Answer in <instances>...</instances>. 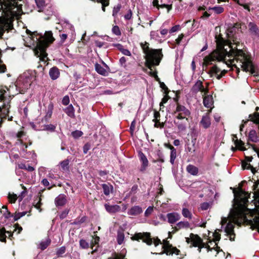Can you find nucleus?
<instances>
[{
  "instance_id": "obj_19",
  "label": "nucleus",
  "mask_w": 259,
  "mask_h": 259,
  "mask_svg": "<svg viewBox=\"0 0 259 259\" xmlns=\"http://www.w3.org/2000/svg\"><path fill=\"white\" fill-rule=\"evenodd\" d=\"M139 157L140 161L142 163L141 166V169L142 170H145L148 165V160L145 154L141 151L139 152Z\"/></svg>"
},
{
  "instance_id": "obj_16",
  "label": "nucleus",
  "mask_w": 259,
  "mask_h": 259,
  "mask_svg": "<svg viewBox=\"0 0 259 259\" xmlns=\"http://www.w3.org/2000/svg\"><path fill=\"white\" fill-rule=\"evenodd\" d=\"M178 121H175L178 130L180 132H184L186 130L187 124L188 122V118L179 119Z\"/></svg>"
},
{
  "instance_id": "obj_42",
  "label": "nucleus",
  "mask_w": 259,
  "mask_h": 259,
  "mask_svg": "<svg viewBox=\"0 0 259 259\" xmlns=\"http://www.w3.org/2000/svg\"><path fill=\"white\" fill-rule=\"evenodd\" d=\"M154 117V118L153 119V121L155 122L154 127H158L157 122L159 120L158 118L160 117V113L158 111H155Z\"/></svg>"
},
{
  "instance_id": "obj_62",
  "label": "nucleus",
  "mask_w": 259,
  "mask_h": 259,
  "mask_svg": "<svg viewBox=\"0 0 259 259\" xmlns=\"http://www.w3.org/2000/svg\"><path fill=\"white\" fill-rule=\"evenodd\" d=\"M132 16V12L131 10H129L126 14L124 15V18L126 20H130L131 19Z\"/></svg>"
},
{
  "instance_id": "obj_26",
  "label": "nucleus",
  "mask_w": 259,
  "mask_h": 259,
  "mask_svg": "<svg viewBox=\"0 0 259 259\" xmlns=\"http://www.w3.org/2000/svg\"><path fill=\"white\" fill-rule=\"evenodd\" d=\"M248 27L251 34L256 36L259 35V29L255 24L253 22H250L248 24Z\"/></svg>"
},
{
  "instance_id": "obj_23",
  "label": "nucleus",
  "mask_w": 259,
  "mask_h": 259,
  "mask_svg": "<svg viewBox=\"0 0 259 259\" xmlns=\"http://www.w3.org/2000/svg\"><path fill=\"white\" fill-rule=\"evenodd\" d=\"M49 75L53 80L58 78L60 75L59 70L56 67H54L50 69Z\"/></svg>"
},
{
  "instance_id": "obj_59",
  "label": "nucleus",
  "mask_w": 259,
  "mask_h": 259,
  "mask_svg": "<svg viewBox=\"0 0 259 259\" xmlns=\"http://www.w3.org/2000/svg\"><path fill=\"white\" fill-rule=\"evenodd\" d=\"M154 65H152L151 67L148 68V69L150 70L149 71V74L152 76H154V77H155V76H157V72L155 71H154L152 69V67L154 66Z\"/></svg>"
},
{
  "instance_id": "obj_31",
  "label": "nucleus",
  "mask_w": 259,
  "mask_h": 259,
  "mask_svg": "<svg viewBox=\"0 0 259 259\" xmlns=\"http://www.w3.org/2000/svg\"><path fill=\"white\" fill-rule=\"evenodd\" d=\"M65 113L70 117H74V109L73 106L70 104L67 108L64 109Z\"/></svg>"
},
{
  "instance_id": "obj_60",
  "label": "nucleus",
  "mask_w": 259,
  "mask_h": 259,
  "mask_svg": "<svg viewBox=\"0 0 259 259\" xmlns=\"http://www.w3.org/2000/svg\"><path fill=\"white\" fill-rule=\"evenodd\" d=\"M2 61L0 59V73H4L6 70V66L4 64H1Z\"/></svg>"
},
{
  "instance_id": "obj_38",
  "label": "nucleus",
  "mask_w": 259,
  "mask_h": 259,
  "mask_svg": "<svg viewBox=\"0 0 259 259\" xmlns=\"http://www.w3.org/2000/svg\"><path fill=\"white\" fill-rule=\"evenodd\" d=\"M36 6L38 9V11L41 12L43 11L45 7V2L44 0H35Z\"/></svg>"
},
{
  "instance_id": "obj_53",
  "label": "nucleus",
  "mask_w": 259,
  "mask_h": 259,
  "mask_svg": "<svg viewBox=\"0 0 259 259\" xmlns=\"http://www.w3.org/2000/svg\"><path fill=\"white\" fill-rule=\"evenodd\" d=\"M153 211V206H149L145 212V215L146 217H148L149 215H150L152 213Z\"/></svg>"
},
{
  "instance_id": "obj_2",
  "label": "nucleus",
  "mask_w": 259,
  "mask_h": 259,
  "mask_svg": "<svg viewBox=\"0 0 259 259\" xmlns=\"http://www.w3.org/2000/svg\"><path fill=\"white\" fill-rule=\"evenodd\" d=\"M22 0H0V9L4 13L0 18V38L5 31L13 29V21L19 19L23 14Z\"/></svg>"
},
{
  "instance_id": "obj_9",
  "label": "nucleus",
  "mask_w": 259,
  "mask_h": 259,
  "mask_svg": "<svg viewBox=\"0 0 259 259\" xmlns=\"http://www.w3.org/2000/svg\"><path fill=\"white\" fill-rule=\"evenodd\" d=\"M228 72L227 70L221 69L217 65H215L212 66L209 71L208 74L210 77L215 76L218 79H220Z\"/></svg>"
},
{
  "instance_id": "obj_63",
  "label": "nucleus",
  "mask_w": 259,
  "mask_h": 259,
  "mask_svg": "<svg viewBox=\"0 0 259 259\" xmlns=\"http://www.w3.org/2000/svg\"><path fill=\"white\" fill-rule=\"evenodd\" d=\"M95 44L97 47L100 48L104 46V45L105 44V42H102V41H100L97 40H95Z\"/></svg>"
},
{
  "instance_id": "obj_58",
  "label": "nucleus",
  "mask_w": 259,
  "mask_h": 259,
  "mask_svg": "<svg viewBox=\"0 0 259 259\" xmlns=\"http://www.w3.org/2000/svg\"><path fill=\"white\" fill-rule=\"evenodd\" d=\"M184 35L183 34H181L180 35H179L178 37L176 39L175 41L177 45H179L180 44L182 39L184 38Z\"/></svg>"
},
{
  "instance_id": "obj_20",
  "label": "nucleus",
  "mask_w": 259,
  "mask_h": 259,
  "mask_svg": "<svg viewBox=\"0 0 259 259\" xmlns=\"http://www.w3.org/2000/svg\"><path fill=\"white\" fill-rule=\"evenodd\" d=\"M203 103L204 106L208 108H211L213 104V100L212 95H206L203 97Z\"/></svg>"
},
{
  "instance_id": "obj_46",
  "label": "nucleus",
  "mask_w": 259,
  "mask_h": 259,
  "mask_svg": "<svg viewBox=\"0 0 259 259\" xmlns=\"http://www.w3.org/2000/svg\"><path fill=\"white\" fill-rule=\"evenodd\" d=\"M8 198H9L10 202L11 203H15L16 200H17V195H16L15 194H9V196H8Z\"/></svg>"
},
{
  "instance_id": "obj_48",
  "label": "nucleus",
  "mask_w": 259,
  "mask_h": 259,
  "mask_svg": "<svg viewBox=\"0 0 259 259\" xmlns=\"http://www.w3.org/2000/svg\"><path fill=\"white\" fill-rule=\"evenodd\" d=\"M112 31L114 34H115L116 35L119 36L121 35V32L118 26L116 25L113 26L112 29Z\"/></svg>"
},
{
  "instance_id": "obj_33",
  "label": "nucleus",
  "mask_w": 259,
  "mask_h": 259,
  "mask_svg": "<svg viewBox=\"0 0 259 259\" xmlns=\"http://www.w3.org/2000/svg\"><path fill=\"white\" fill-rule=\"evenodd\" d=\"M51 240L49 238L46 239L45 241L40 242L39 244V248L42 250H45L50 244Z\"/></svg>"
},
{
  "instance_id": "obj_61",
  "label": "nucleus",
  "mask_w": 259,
  "mask_h": 259,
  "mask_svg": "<svg viewBox=\"0 0 259 259\" xmlns=\"http://www.w3.org/2000/svg\"><path fill=\"white\" fill-rule=\"evenodd\" d=\"M18 144H19L21 145L22 147L21 149L23 151H25V149L27 148V145H26L25 144H24L22 140H19L18 142H17Z\"/></svg>"
},
{
  "instance_id": "obj_6",
  "label": "nucleus",
  "mask_w": 259,
  "mask_h": 259,
  "mask_svg": "<svg viewBox=\"0 0 259 259\" xmlns=\"http://www.w3.org/2000/svg\"><path fill=\"white\" fill-rule=\"evenodd\" d=\"M32 83L31 77L29 75L25 74L20 76L16 82L15 85L10 87L9 89L5 88V89H0V100L3 101L4 100L5 97V94L7 91H9V94L11 93V90L15 88L18 89L19 93L23 94L26 90H27Z\"/></svg>"
},
{
  "instance_id": "obj_36",
  "label": "nucleus",
  "mask_w": 259,
  "mask_h": 259,
  "mask_svg": "<svg viewBox=\"0 0 259 259\" xmlns=\"http://www.w3.org/2000/svg\"><path fill=\"white\" fill-rule=\"evenodd\" d=\"M208 10H213L215 14H220L224 12V9L221 6H215L214 7H209Z\"/></svg>"
},
{
  "instance_id": "obj_27",
  "label": "nucleus",
  "mask_w": 259,
  "mask_h": 259,
  "mask_svg": "<svg viewBox=\"0 0 259 259\" xmlns=\"http://www.w3.org/2000/svg\"><path fill=\"white\" fill-rule=\"evenodd\" d=\"M54 106L52 103H50L48 106V111L46 115L42 119V121L45 120L46 122L48 121L51 117Z\"/></svg>"
},
{
  "instance_id": "obj_49",
  "label": "nucleus",
  "mask_w": 259,
  "mask_h": 259,
  "mask_svg": "<svg viewBox=\"0 0 259 259\" xmlns=\"http://www.w3.org/2000/svg\"><path fill=\"white\" fill-rule=\"evenodd\" d=\"M2 208L5 210V211L4 212V215L6 218H9L13 216L11 215V212L8 211L6 206H3Z\"/></svg>"
},
{
  "instance_id": "obj_40",
  "label": "nucleus",
  "mask_w": 259,
  "mask_h": 259,
  "mask_svg": "<svg viewBox=\"0 0 259 259\" xmlns=\"http://www.w3.org/2000/svg\"><path fill=\"white\" fill-rule=\"evenodd\" d=\"M242 166L244 169H250L251 170V172L254 174L257 171L256 168L253 167L249 163H243Z\"/></svg>"
},
{
  "instance_id": "obj_35",
  "label": "nucleus",
  "mask_w": 259,
  "mask_h": 259,
  "mask_svg": "<svg viewBox=\"0 0 259 259\" xmlns=\"http://www.w3.org/2000/svg\"><path fill=\"white\" fill-rule=\"evenodd\" d=\"M182 215L184 217L188 218L189 220L192 219V214L191 211L187 208H183L182 211Z\"/></svg>"
},
{
  "instance_id": "obj_55",
  "label": "nucleus",
  "mask_w": 259,
  "mask_h": 259,
  "mask_svg": "<svg viewBox=\"0 0 259 259\" xmlns=\"http://www.w3.org/2000/svg\"><path fill=\"white\" fill-rule=\"evenodd\" d=\"M66 248L64 246H62L60 248L58 249V250L57 251V254L58 255H61L62 254H64L65 252Z\"/></svg>"
},
{
  "instance_id": "obj_41",
  "label": "nucleus",
  "mask_w": 259,
  "mask_h": 259,
  "mask_svg": "<svg viewBox=\"0 0 259 259\" xmlns=\"http://www.w3.org/2000/svg\"><path fill=\"white\" fill-rule=\"evenodd\" d=\"M124 239V235L123 232H118L117 236V241L119 244H121Z\"/></svg>"
},
{
  "instance_id": "obj_21",
  "label": "nucleus",
  "mask_w": 259,
  "mask_h": 259,
  "mask_svg": "<svg viewBox=\"0 0 259 259\" xmlns=\"http://www.w3.org/2000/svg\"><path fill=\"white\" fill-rule=\"evenodd\" d=\"M143 211L142 208L139 206H134L128 209L127 213L131 215H137Z\"/></svg>"
},
{
  "instance_id": "obj_1",
  "label": "nucleus",
  "mask_w": 259,
  "mask_h": 259,
  "mask_svg": "<svg viewBox=\"0 0 259 259\" xmlns=\"http://www.w3.org/2000/svg\"><path fill=\"white\" fill-rule=\"evenodd\" d=\"M229 51L224 46H218L217 50L213 52L212 56L205 57L204 62L206 65L209 64L214 58L219 61H223L229 66L232 65L237 69L241 68L243 71L254 73L253 65L251 61L245 55L241 50L234 49L232 46H229Z\"/></svg>"
},
{
  "instance_id": "obj_29",
  "label": "nucleus",
  "mask_w": 259,
  "mask_h": 259,
  "mask_svg": "<svg viewBox=\"0 0 259 259\" xmlns=\"http://www.w3.org/2000/svg\"><path fill=\"white\" fill-rule=\"evenodd\" d=\"M248 138L249 140L253 142H257L259 141L257 133L254 130H251L249 132Z\"/></svg>"
},
{
  "instance_id": "obj_39",
  "label": "nucleus",
  "mask_w": 259,
  "mask_h": 259,
  "mask_svg": "<svg viewBox=\"0 0 259 259\" xmlns=\"http://www.w3.org/2000/svg\"><path fill=\"white\" fill-rule=\"evenodd\" d=\"M79 246L82 249H88L90 247V244L84 239H80L79 240Z\"/></svg>"
},
{
  "instance_id": "obj_51",
  "label": "nucleus",
  "mask_w": 259,
  "mask_h": 259,
  "mask_svg": "<svg viewBox=\"0 0 259 259\" xmlns=\"http://www.w3.org/2000/svg\"><path fill=\"white\" fill-rule=\"evenodd\" d=\"M26 214L25 212H19L17 213H16L14 216V221H17L18 219L21 218V217L24 216Z\"/></svg>"
},
{
  "instance_id": "obj_52",
  "label": "nucleus",
  "mask_w": 259,
  "mask_h": 259,
  "mask_svg": "<svg viewBox=\"0 0 259 259\" xmlns=\"http://www.w3.org/2000/svg\"><path fill=\"white\" fill-rule=\"evenodd\" d=\"M210 206V205L209 203L203 202L201 204L200 208L203 210H206L209 208Z\"/></svg>"
},
{
  "instance_id": "obj_32",
  "label": "nucleus",
  "mask_w": 259,
  "mask_h": 259,
  "mask_svg": "<svg viewBox=\"0 0 259 259\" xmlns=\"http://www.w3.org/2000/svg\"><path fill=\"white\" fill-rule=\"evenodd\" d=\"M187 170L189 173L194 176L197 175L198 172L197 167L191 164L187 166Z\"/></svg>"
},
{
  "instance_id": "obj_47",
  "label": "nucleus",
  "mask_w": 259,
  "mask_h": 259,
  "mask_svg": "<svg viewBox=\"0 0 259 259\" xmlns=\"http://www.w3.org/2000/svg\"><path fill=\"white\" fill-rule=\"evenodd\" d=\"M150 37L151 38L157 40H159V34L157 31H152L150 32Z\"/></svg>"
},
{
  "instance_id": "obj_30",
  "label": "nucleus",
  "mask_w": 259,
  "mask_h": 259,
  "mask_svg": "<svg viewBox=\"0 0 259 259\" xmlns=\"http://www.w3.org/2000/svg\"><path fill=\"white\" fill-rule=\"evenodd\" d=\"M169 149H170V162L172 164H174V162L177 156V151L176 149L171 145H169Z\"/></svg>"
},
{
  "instance_id": "obj_44",
  "label": "nucleus",
  "mask_w": 259,
  "mask_h": 259,
  "mask_svg": "<svg viewBox=\"0 0 259 259\" xmlns=\"http://www.w3.org/2000/svg\"><path fill=\"white\" fill-rule=\"evenodd\" d=\"M82 135L83 133L81 131L78 130H76L71 133V135L74 139H77L80 137Z\"/></svg>"
},
{
  "instance_id": "obj_57",
  "label": "nucleus",
  "mask_w": 259,
  "mask_h": 259,
  "mask_svg": "<svg viewBox=\"0 0 259 259\" xmlns=\"http://www.w3.org/2000/svg\"><path fill=\"white\" fill-rule=\"evenodd\" d=\"M159 8H166L167 10V12H169V11L171 10L172 6H171V5L162 4V5H159Z\"/></svg>"
},
{
  "instance_id": "obj_15",
  "label": "nucleus",
  "mask_w": 259,
  "mask_h": 259,
  "mask_svg": "<svg viewBox=\"0 0 259 259\" xmlns=\"http://www.w3.org/2000/svg\"><path fill=\"white\" fill-rule=\"evenodd\" d=\"M200 125L205 129L210 127L211 120L210 116H209V113H206L205 115L202 116V119L200 121Z\"/></svg>"
},
{
  "instance_id": "obj_22",
  "label": "nucleus",
  "mask_w": 259,
  "mask_h": 259,
  "mask_svg": "<svg viewBox=\"0 0 259 259\" xmlns=\"http://www.w3.org/2000/svg\"><path fill=\"white\" fill-rule=\"evenodd\" d=\"M10 107V105L9 104V102H7V103L4 104L2 108L0 107V113L1 112L0 115L2 116L3 117L6 118L9 113Z\"/></svg>"
},
{
  "instance_id": "obj_5",
  "label": "nucleus",
  "mask_w": 259,
  "mask_h": 259,
  "mask_svg": "<svg viewBox=\"0 0 259 259\" xmlns=\"http://www.w3.org/2000/svg\"><path fill=\"white\" fill-rule=\"evenodd\" d=\"M141 46L145 54L146 66L150 68L152 65H158L163 57L162 49H150L146 42L141 43Z\"/></svg>"
},
{
  "instance_id": "obj_45",
  "label": "nucleus",
  "mask_w": 259,
  "mask_h": 259,
  "mask_svg": "<svg viewBox=\"0 0 259 259\" xmlns=\"http://www.w3.org/2000/svg\"><path fill=\"white\" fill-rule=\"evenodd\" d=\"M56 128V126L53 124H47L44 126V130L54 132Z\"/></svg>"
},
{
  "instance_id": "obj_28",
  "label": "nucleus",
  "mask_w": 259,
  "mask_h": 259,
  "mask_svg": "<svg viewBox=\"0 0 259 259\" xmlns=\"http://www.w3.org/2000/svg\"><path fill=\"white\" fill-rule=\"evenodd\" d=\"M102 187L103 190L104 194L108 196L110 193L113 192V187L112 185L108 184H103Z\"/></svg>"
},
{
  "instance_id": "obj_11",
  "label": "nucleus",
  "mask_w": 259,
  "mask_h": 259,
  "mask_svg": "<svg viewBox=\"0 0 259 259\" xmlns=\"http://www.w3.org/2000/svg\"><path fill=\"white\" fill-rule=\"evenodd\" d=\"M178 112L177 118L178 119H182L184 118H188L187 117L190 115V111L187 109L185 106L182 105H178L176 108V113Z\"/></svg>"
},
{
  "instance_id": "obj_34",
  "label": "nucleus",
  "mask_w": 259,
  "mask_h": 259,
  "mask_svg": "<svg viewBox=\"0 0 259 259\" xmlns=\"http://www.w3.org/2000/svg\"><path fill=\"white\" fill-rule=\"evenodd\" d=\"M69 161L68 159H65L60 162V166L61 169L63 171H67L69 170Z\"/></svg>"
},
{
  "instance_id": "obj_8",
  "label": "nucleus",
  "mask_w": 259,
  "mask_h": 259,
  "mask_svg": "<svg viewBox=\"0 0 259 259\" xmlns=\"http://www.w3.org/2000/svg\"><path fill=\"white\" fill-rule=\"evenodd\" d=\"M131 239L133 240L137 241L141 239L144 242H145L148 245H151L152 243H153L154 245L157 246L161 243L160 240L158 238L154 239V240L153 241L152 239L151 238L150 234L147 232L136 233L133 237H132Z\"/></svg>"
},
{
  "instance_id": "obj_12",
  "label": "nucleus",
  "mask_w": 259,
  "mask_h": 259,
  "mask_svg": "<svg viewBox=\"0 0 259 259\" xmlns=\"http://www.w3.org/2000/svg\"><path fill=\"white\" fill-rule=\"evenodd\" d=\"M199 91L204 93L205 95L208 93V89L204 88L202 82L199 80L192 87L191 92L192 94H195Z\"/></svg>"
},
{
  "instance_id": "obj_4",
  "label": "nucleus",
  "mask_w": 259,
  "mask_h": 259,
  "mask_svg": "<svg viewBox=\"0 0 259 259\" xmlns=\"http://www.w3.org/2000/svg\"><path fill=\"white\" fill-rule=\"evenodd\" d=\"M242 214L235 211H231L228 218L223 217L221 221V229H218L219 231H222L224 228V232L227 235L229 236L230 240L234 241L235 239V233L234 231V225H239L238 218L241 216Z\"/></svg>"
},
{
  "instance_id": "obj_24",
  "label": "nucleus",
  "mask_w": 259,
  "mask_h": 259,
  "mask_svg": "<svg viewBox=\"0 0 259 259\" xmlns=\"http://www.w3.org/2000/svg\"><path fill=\"white\" fill-rule=\"evenodd\" d=\"M190 227V224L189 222L186 221H181L176 224V226L174 228V230L172 232L177 231L180 229L184 228H188Z\"/></svg>"
},
{
  "instance_id": "obj_10",
  "label": "nucleus",
  "mask_w": 259,
  "mask_h": 259,
  "mask_svg": "<svg viewBox=\"0 0 259 259\" xmlns=\"http://www.w3.org/2000/svg\"><path fill=\"white\" fill-rule=\"evenodd\" d=\"M162 248L163 251L161 252L160 254L165 253L167 255H170L173 254H178L180 250L176 247H173L167 240H164Z\"/></svg>"
},
{
  "instance_id": "obj_64",
  "label": "nucleus",
  "mask_w": 259,
  "mask_h": 259,
  "mask_svg": "<svg viewBox=\"0 0 259 259\" xmlns=\"http://www.w3.org/2000/svg\"><path fill=\"white\" fill-rule=\"evenodd\" d=\"M169 99V97L167 96V95H165L162 99V101L161 102H160V106H161L162 105H163L164 104L166 103L168 100Z\"/></svg>"
},
{
  "instance_id": "obj_13",
  "label": "nucleus",
  "mask_w": 259,
  "mask_h": 259,
  "mask_svg": "<svg viewBox=\"0 0 259 259\" xmlns=\"http://www.w3.org/2000/svg\"><path fill=\"white\" fill-rule=\"evenodd\" d=\"M103 64L105 66L103 67L101 65L96 63L95 65L96 71L100 75L104 76H108L110 71L109 67L103 62Z\"/></svg>"
},
{
  "instance_id": "obj_25",
  "label": "nucleus",
  "mask_w": 259,
  "mask_h": 259,
  "mask_svg": "<svg viewBox=\"0 0 259 259\" xmlns=\"http://www.w3.org/2000/svg\"><path fill=\"white\" fill-rule=\"evenodd\" d=\"M66 199L65 196L63 194H60L56 198L55 200V204L57 206L64 205L66 203Z\"/></svg>"
},
{
  "instance_id": "obj_17",
  "label": "nucleus",
  "mask_w": 259,
  "mask_h": 259,
  "mask_svg": "<svg viewBox=\"0 0 259 259\" xmlns=\"http://www.w3.org/2000/svg\"><path fill=\"white\" fill-rule=\"evenodd\" d=\"M168 222L170 224H175L178 221L180 218V215L177 212L168 213L166 215Z\"/></svg>"
},
{
  "instance_id": "obj_43",
  "label": "nucleus",
  "mask_w": 259,
  "mask_h": 259,
  "mask_svg": "<svg viewBox=\"0 0 259 259\" xmlns=\"http://www.w3.org/2000/svg\"><path fill=\"white\" fill-rule=\"evenodd\" d=\"M121 5L120 4H118L116 6H114V7L113 8V13H112V16L114 17H115L118 13L119 12V11H120V9H121Z\"/></svg>"
},
{
  "instance_id": "obj_50",
  "label": "nucleus",
  "mask_w": 259,
  "mask_h": 259,
  "mask_svg": "<svg viewBox=\"0 0 259 259\" xmlns=\"http://www.w3.org/2000/svg\"><path fill=\"white\" fill-rule=\"evenodd\" d=\"M97 2L101 3L102 5V10L105 12V7H107L109 5V2H106L104 0H97Z\"/></svg>"
},
{
  "instance_id": "obj_3",
  "label": "nucleus",
  "mask_w": 259,
  "mask_h": 259,
  "mask_svg": "<svg viewBox=\"0 0 259 259\" xmlns=\"http://www.w3.org/2000/svg\"><path fill=\"white\" fill-rule=\"evenodd\" d=\"M27 34H30L33 41V45L36 46L33 49L35 55L39 57L42 61H45L47 57L46 52V49L50 44L52 43L55 39L53 36L52 31H46L44 35L37 33L36 32L31 33L29 30H27Z\"/></svg>"
},
{
  "instance_id": "obj_37",
  "label": "nucleus",
  "mask_w": 259,
  "mask_h": 259,
  "mask_svg": "<svg viewBox=\"0 0 259 259\" xmlns=\"http://www.w3.org/2000/svg\"><path fill=\"white\" fill-rule=\"evenodd\" d=\"M249 117L250 120L252 121L254 123L259 125V113L255 112L253 114H250Z\"/></svg>"
},
{
  "instance_id": "obj_54",
  "label": "nucleus",
  "mask_w": 259,
  "mask_h": 259,
  "mask_svg": "<svg viewBox=\"0 0 259 259\" xmlns=\"http://www.w3.org/2000/svg\"><path fill=\"white\" fill-rule=\"evenodd\" d=\"M62 104L64 105H67L70 102L69 97L68 96H65L62 99Z\"/></svg>"
},
{
  "instance_id": "obj_56",
  "label": "nucleus",
  "mask_w": 259,
  "mask_h": 259,
  "mask_svg": "<svg viewBox=\"0 0 259 259\" xmlns=\"http://www.w3.org/2000/svg\"><path fill=\"white\" fill-rule=\"evenodd\" d=\"M85 221V217H82V218H81L80 219H79L78 220L75 221L74 222H73L72 223V224H73V225L81 224L83 223Z\"/></svg>"
},
{
  "instance_id": "obj_18",
  "label": "nucleus",
  "mask_w": 259,
  "mask_h": 259,
  "mask_svg": "<svg viewBox=\"0 0 259 259\" xmlns=\"http://www.w3.org/2000/svg\"><path fill=\"white\" fill-rule=\"evenodd\" d=\"M105 209L110 213H114L120 210V206L118 205H110L109 204L106 203L104 205Z\"/></svg>"
},
{
  "instance_id": "obj_7",
  "label": "nucleus",
  "mask_w": 259,
  "mask_h": 259,
  "mask_svg": "<svg viewBox=\"0 0 259 259\" xmlns=\"http://www.w3.org/2000/svg\"><path fill=\"white\" fill-rule=\"evenodd\" d=\"M186 241L187 243H191L190 247H197L199 252L202 248H207L208 250H211L210 246L204 243L198 235L191 233L189 237H186Z\"/></svg>"
},
{
  "instance_id": "obj_14",
  "label": "nucleus",
  "mask_w": 259,
  "mask_h": 259,
  "mask_svg": "<svg viewBox=\"0 0 259 259\" xmlns=\"http://www.w3.org/2000/svg\"><path fill=\"white\" fill-rule=\"evenodd\" d=\"M232 140L236 147H232V150L233 151H235L237 148L241 151H245L246 150V148L244 146V143L241 140H239L236 135L233 136Z\"/></svg>"
}]
</instances>
